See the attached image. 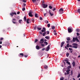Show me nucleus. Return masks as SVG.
Returning a JSON list of instances; mask_svg holds the SVG:
<instances>
[{"label":"nucleus","mask_w":80,"mask_h":80,"mask_svg":"<svg viewBox=\"0 0 80 80\" xmlns=\"http://www.w3.org/2000/svg\"><path fill=\"white\" fill-rule=\"evenodd\" d=\"M31 20L32 21V22H33V23H34V22L35 21V20H34V19L32 18V19H31Z\"/></svg>","instance_id":"obj_31"},{"label":"nucleus","mask_w":80,"mask_h":80,"mask_svg":"<svg viewBox=\"0 0 80 80\" xmlns=\"http://www.w3.org/2000/svg\"><path fill=\"white\" fill-rule=\"evenodd\" d=\"M65 43V42H61V47H63V45Z\"/></svg>","instance_id":"obj_7"},{"label":"nucleus","mask_w":80,"mask_h":80,"mask_svg":"<svg viewBox=\"0 0 80 80\" xmlns=\"http://www.w3.org/2000/svg\"><path fill=\"white\" fill-rule=\"evenodd\" d=\"M77 36H79L80 35V34L78 32L77 33Z\"/></svg>","instance_id":"obj_50"},{"label":"nucleus","mask_w":80,"mask_h":80,"mask_svg":"<svg viewBox=\"0 0 80 80\" xmlns=\"http://www.w3.org/2000/svg\"><path fill=\"white\" fill-rule=\"evenodd\" d=\"M68 32L69 33H71V32H72V29L70 28H69V29H68Z\"/></svg>","instance_id":"obj_10"},{"label":"nucleus","mask_w":80,"mask_h":80,"mask_svg":"<svg viewBox=\"0 0 80 80\" xmlns=\"http://www.w3.org/2000/svg\"><path fill=\"white\" fill-rule=\"evenodd\" d=\"M12 13L13 15H17V13H16V12H12Z\"/></svg>","instance_id":"obj_34"},{"label":"nucleus","mask_w":80,"mask_h":80,"mask_svg":"<svg viewBox=\"0 0 80 80\" xmlns=\"http://www.w3.org/2000/svg\"><path fill=\"white\" fill-rule=\"evenodd\" d=\"M13 14L12 13H10V15L12 16V17H13Z\"/></svg>","instance_id":"obj_49"},{"label":"nucleus","mask_w":80,"mask_h":80,"mask_svg":"<svg viewBox=\"0 0 80 80\" xmlns=\"http://www.w3.org/2000/svg\"><path fill=\"white\" fill-rule=\"evenodd\" d=\"M17 18L19 19L20 18V17L19 16H18V17H17Z\"/></svg>","instance_id":"obj_64"},{"label":"nucleus","mask_w":80,"mask_h":80,"mask_svg":"<svg viewBox=\"0 0 80 80\" xmlns=\"http://www.w3.org/2000/svg\"><path fill=\"white\" fill-rule=\"evenodd\" d=\"M44 17H45L47 15V13H45L44 14Z\"/></svg>","instance_id":"obj_59"},{"label":"nucleus","mask_w":80,"mask_h":80,"mask_svg":"<svg viewBox=\"0 0 80 80\" xmlns=\"http://www.w3.org/2000/svg\"><path fill=\"white\" fill-rule=\"evenodd\" d=\"M42 29V28H37V30H40Z\"/></svg>","instance_id":"obj_33"},{"label":"nucleus","mask_w":80,"mask_h":80,"mask_svg":"<svg viewBox=\"0 0 80 80\" xmlns=\"http://www.w3.org/2000/svg\"><path fill=\"white\" fill-rule=\"evenodd\" d=\"M55 10H56V8H54L52 10V11H55Z\"/></svg>","instance_id":"obj_56"},{"label":"nucleus","mask_w":80,"mask_h":80,"mask_svg":"<svg viewBox=\"0 0 80 80\" xmlns=\"http://www.w3.org/2000/svg\"><path fill=\"white\" fill-rule=\"evenodd\" d=\"M47 34L48 35V34H49V33H50V32L49 31H47Z\"/></svg>","instance_id":"obj_38"},{"label":"nucleus","mask_w":80,"mask_h":80,"mask_svg":"<svg viewBox=\"0 0 80 80\" xmlns=\"http://www.w3.org/2000/svg\"><path fill=\"white\" fill-rule=\"evenodd\" d=\"M44 68H45V69H47V68H48V66L45 65L44 66Z\"/></svg>","instance_id":"obj_17"},{"label":"nucleus","mask_w":80,"mask_h":80,"mask_svg":"<svg viewBox=\"0 0 80 80\" xmlns=\"http://www.w3.org/2000/svg\"><path fill=\"white\" fill-rule=\"evenodd\" d=\"M60 80H64V78L63 77H62L60 78Z\"/></svg>","instance_id":"obj_37"},{"label":"nucleus","mask_w":80,"mask_h":80,"mask_svg":"<svg viewBox=\"0 0 80 80\" xmlns=\"http://www.w3.org/2000/svg\"><path fill=\"white\" fill-rule=\"evenodd\" d=\"M69 50L70 51H72V50H73V49H72V48H69Z\"/></svg>","instance_id":"obj_40"},{"label":"nucleus","mask_w":80,"mask_h":80,"mask_svg":"<svg viewBox=\"0 0 80 80\" xmlns=\"http://www.w3.org/2000/svg\"><path fill=\"white\" fill-rule=\"evenodd\" d=\"M41 48H40V47H39V46H38V45H37L36 46V48L37 50H39V49H40Z\"/></svg>","instance_id":"obj_11"},{"label":"nucleus","mask_w":80,"mask_h":80,"mask_svg":"<svg viewBox=\"0 0 80 80\" xmlns=\"http://www.w3.org/2000/svg\"><path fill=\"white\" fill-rule=\"evenodd\" d=\"M50 50V45H49L46 48V51L48 52Z\"/></svg>","instance_id":"obj_8"},{"label":"nucleus","mask_w":80,"mask_h":80,"mask_svg":"<svg viewBox=\"0 0 80 80\" xmlns=\"http://www.w3.org/2000/svg\"><path fill=\"white\" fill-rule=\"evenodd\" d=\"M41 32H45V31L43 30V29H42V30H41Z\"/></svg>","instance_id":"obj_47"},{"label":"nucleus","mask_w":80,"mask_h":80,"mask_svg":"<svg viewBox=\"0 0 80 80\" xmlns=\"http://www.w3.org/2000/svg\"><path fill=\"white\" fill-rule=\"evenodd\" d=\"M69 47H71V48H72L73 47V46H72V45H69Z\"/></svg>","instance_id":"obj_62"},{"label":"nucleus","mask_w":80,"mask_h":80,"mask_svg":"<svg viewBox=\"0 0 80 80\" xmlns=\"http://www.w3.org/2000/svg\"><path fill=\"white\" fill-rule=\"evenodd\" d=\"M49 14H50L51 16H53V13H52V12H51L50 10H49Z\"/></svg>","instance_id":"obj_12"},{"label":"nucleus","mask_w":80,"mask_h":80,"mask_svg":"<svg viewBox=\"0 0 80 80\" xmlns=\"http://www.w3.org/2000/svg\"><path fill=\"white\" fill-rule=\"evenodd\" d=\"M15 21H16V19L15 18L12 19V22L14 24H15L16 23H17V22H15Z\"/></svg>","instance_id":"obj_5"},{"label":"nucleus","mask_w":80,"mask_h":80,"mask_svg":"<svg viewBox=\"0 0 80 80\" xmlns=\"http://www.w3.org/2000/svg\"><path fill=\"white\" fill-rule=\"evenodd\" d=\"M70 73L68 72H65L64 73L65 75H68Z\"/></svg>","instance_id":"obj_22"},{"label":"nucleus","mask_w":80,"mask_h":80,"mask_svg":"<svg viewBox=\"0 0 80 80\" xmlns=\"http://www.w3.org/2000/svg\"><path fill=\"white\" fill-rule=\"evenodd\" d=\"M43 42H44V39L42 38L40 40L39 43H43Z\"/></svg>","instance_id":"obj_3"},{"label":"nucleus","mask_w":80,"mask_h":80,"mask_svg":"<svg viewBox=\"0 0 80 80\" xmlns=\"http://www.w3.org/2000/svg\"><path fill=\"white\" fill-rule=\"evenodd\" d=\"M44 43L46 45H48V42H44Z\"/></svg>","instance_id":"obj_28"},{"label":"nucleus","mask_w":80,"mask_h":80,"mask_svg":"<svg viewBox=\"0 0 80 80\" xmlns=\"http://www.w3.org/2000/svg\"><path fill=\"white\" fill-rule=\"evenodd\" d=\"M20 12L18 11L17 12V14H18V15H19V14H20Z\"/></svg>","instance_id":"obj_55"},{"label":"nucleus","mask_w":80,"mask_h":80,"mask_svg":"<svg viewBox=\"0 0 80 80\" xmlns=\"http://www.w3.org/2000/svg\"><path fill=\"white\" fill-rule=\"evenodd\" d=\"M42 5L43 6V8H47L48 7V5L47 4H45L42 3Z\"/></svg>","instance_id":"obj_9"},{"label":"nucleus","mask_w":80,"mask_h":80,"mask_svg":"<svg viewBox=\"0 0 80 80\" xmlns=\"http://www.w3.org/2000/svg\"><path fill=\"white\" fill-rule=\"evenodd\" d=\"M30 19H29V18H28L27 19V23H28V24L30 23V22H30Z\"/></svg>","instance_id":"obj_13"},{"label":"nucleus","mask_w":80,"mask_h":80,"mask_svg":"<svg viewBox=\"0 0 80 80\" xmlns=\"http://www.w3.org/2000/svg\"><path fill=\"white\" fill-rule=\"evenodd\" d=\"M69 43H68L67 45V47H68V48L69 47Z\"/></svg>","instance_id":"obj_41"},{"label":"nucleus","mask_w":80,"mask_h":80,"mask_svg":"<svg viewBox=\"0 0 80 80\" xmlns=\"http://www.w3.org/2000/svg\"><path fill=\"white\" fill-rule=\"evenodd\" d=\"M72 45L74 46H73L72 47L73 48H78V47H77V46H78V44H77V43H73L72 44Z\"/></svg>","instance_id":"obj_2"},{"label":"nucleus","mask_w":80,"mask_h":80,"mask_svg":"<svg viewBox=\"0 0 80 80\" xmlns=\"http://www.w3.org/2000/svg\"><path fill=\"white\" fill-rule=\"evenodd\" d=\"M67 63H68V65H70V62H67Z\"/></svg>","instance_id":"obj_44"},{"label":"nucleus","mask_w":80,"mask_h":80,"mask_svg":"<svg viewBox=\"0 0 80 80\" xmlns=\"http://www.w3.org/2000/svg\"><path fill=\"white\" fill-rule=\"evenodd\" d=\"M55 27L53 26L52 27V30H54V29H55Z\"/></svg>","instance_id":"obj_24"},{"label":"nucleus","mask_w":80,"mask_h":80,"mask_svg":"<svg viewBox=\"0 0 80 80\" xmlns=\"http://www.w3.org/2000/svg\"><path fill=\"white\" fill-rule=\"evenodd\" d=\"M39 20H42L43 19H42V18L41 17H40Z\"/></svg>","instance_id":"obj_46"},{"label":"nucleus","mask_w":80,"mask_h":80,"mask_svg":"<svg viewBox=\"0 0 80 80\" xmlns=\"http://www.w3.org/2000/svg\"><path fill=\"white\" fill-rule=\"evenodd\" d=\"M24 57L26 58H27V57H28V55H24Z\"/></svg>","instance_id":"obj_58"},{"label":"nucleus","mask_w":80,"mask_h":80,"mask_svg":"<svg viewBox=\"0 0 80 80\" xmlns=\"http://www.w3.org/2000/svg\"><path fill=\"white\" fill-rule=\"evenodd\" d=\"M80 77V73H79L77 76V78H79Z\"/></svg>","instance_id":"obj_42"},{"label":"nucleus","mask_w":80,"mask_h":80,"mask_svg":"<svg viewBox=\"0 0 80 80\" xmlns=\"http://www.w3.org/2000/svg\"><path fill=\"white\" fill-rule=\"evenodd\" d=\"M66 39L68 41H70V38L69 37H67Z\"/></svg>","instance_id":"obj_16"},{"label":"nucleus","mask_w":80,"mask_h":80,"mask_svg":"<svg viewBox=\"0 0 80 80\" xmlns=\"http://www.w3.org/2000/svg\"><path fill=\"white\" fill-rule=\"evenodd\" d=\"M22 21V20L20 19L19 20V23H21V22Z\"/></svg>","instance_id":"obj_39"},{"label":"nucleus","mask_w":80,"mask_h":80,"mask_svg":"<svg viewBox=\"0 0 80 80\" xmlns=\"http://www.w3.org/2000/svg\"><path fill=\"white\" fill-rule=\"evenodd\" d=\"M38 41V39H35L34 42H35V43H37V42Z\"/></svg>","instance_id":"obj_35"},{"label":"nucleus","mask_w":80,"mask_h":80,"mask_svg":"<svg viewBox=\"0 0 80 80\" xmlns=\"http://www.w3.org/2000/svg\"><path fill=\"white\" fill-rule=\"evenodd\" d=\"M71 75H73V71L72 70L71 72Z\"/></svg>","instance_id":"obj_45"},{"label":"nucleus","mask_w":80,"mask_h":80,"mask_svg":"<svg viewBox=\"0 0 80 80\" xmlns=\"http://www.w3.org/2000/svg\"><path fill=\"white\" fill-rule=\"evenodd\" d=\"M22 11H25V8H23L22 9Z\"/></svg>","instance_id":"obj_48"},{"label":"nucleus","mask_w":80,"mask_h":80,"mask_svg":"<svg viewBox=\"0 0 80 80\" xmlns=\"http://www.w3.org/2000/svg\"><path fill=\"white\" fill-rule=\"evenodd\" d=\"M45 38L47 40H48L49 39V37H48V36L45 37Z\"/></svg>","instance_id":"obj_29"},{"label":"nucleus","mask_w":80,"mask_h":80,"mask_svg":"<svg viewBox=\"0 0 80 80\" xmlns=\"http://www.w3.org/2000/svg\"><path fill=\"white\" fill-rule=\"evenodd\" d=\"M33 3H35L37 2V0H32Z\"/></svg>","instance_id":"obj_20"},{"label":"nucleus","mask_w":80,"mask_h":80,"mask_svg":"<svg viewBox=\"0 0 80 80\" xmlns=\"http://www.w3.org/2000/svg\"><path fill=\"white\" fill-rule=\"evenodd\" d=\"M43 29L44 30H45V31H46V29H45V28H43Z\"/></svg>","instance_id":"obj_61"},{"label":"nucleus","mask_w":80,"mask_h":80,"mask_svg":"<svg viewBox=\"0 0 80 80\" xmlns=\"http://www.w3.org/2000/svg\"><path fill=\"white\" fill-rule=\"evenodd\" d=\"M46 34V32H45L44 33H42V35L44 37L45 36V35Z\"/></svg>","instance_id":"obj_21"},{"label":"nucleus","mask_w":80,"mask_h":80,"mask_svg":"<svg viewBox=\"0 0 80 80\" xmlns=\"http://www.w3.org/2000/svg\"><path fill=\"white\" fill-rule=\"evenodd\" d=\"M41 46H42V47H44L45 46V45L43 44H42Z\"/></svg>","instance_id":"obj_57"},{"label":"nucleus","mask_w":80,"mask_h":80,"mask_svg":"<svg viewBox=\"0 0 80 80\" xmlns=\"http://www.w3.org/2000/svg\"><path fill=\"white\" fill-rule=\"evenodd\" d=\"M54 35H57V32H54Z\"/></svg>","instance_id":"obj_54"},{"label":"nucleus","mask_w":80,"mask_h":80,"mask_svg":"<svg viewBox=\"0 0 80 80\" xmlns=\"http://www.w3.org/2000/svg\"><path fill=\"white\" fill-rule=\"evenodd\" d=\"M3 39V38H1L0 39V40H2Z\"/></svg>","instance_id":"obj_60"},{"label":"nucleus","mask_w":80,"mask_h":80,"mask_svg":"<svg viewBox=\"0 0 80 80\" xmlns=\"http://www.w3.org/2000/svg\"><path fill=\"white\" fill-rule=\"evenodd\" d=\"M47 26L48 27V28H50V24H48L47 25Z\"/></svg>","instance_id":"obj_26"},{"label":"nucleus","mask_w":80,"mask_h":80,"mask_svg":"<svg viewBox=\"0 0 80 80\" xmlns=\"http://www.w3.org/2000/svg\"><path fill=\"white\" fill-rule=\"evenodd\" d=\"M39 34H41V35H42V32H39Z\"/></svg>","instance_id":"obj_63"},{"label":"nucleus","mask_w":80,"mask_h":80,"mask_svg":"<svg viewBox=\"0 0 80 80\" xmlns=\"http://www.w3.org/2000/svg\"><path fill=\"white\" fill-rule=\"evenodd\" d=\"M35 3V4L36 5H38V3L36 2Z\"/></svg>","instance_id":"obj_52"},{"label":"nucleus","mask_w":80,"mask_h":80,"mask_svg":"<svg viewBox=\"0 0 80 80\" xmlns=\"http://www.w3.org/2000/svg\"><path fill=\"white\" fill-rule=\"evenodd\" d=\"M76 31L77 32H80V29H76Z\"/></svg>","instance_id":"obj_30"},{"label":"nucleus","mask_w":80,"mask_h":80,"mask_svg":"<svg viewBox=\"0 0 80 80\" xmlns=\"http://www.w3.org/2000/svg\"><path fill=\"white\" fill-rule=\"evenodd\" d=\"M72 64L73 67H75V66L76 63L75 62H73L72 63Z\"/></svg>","instance_id":"obj_14"},{"label":"nucleus","mask_w":80,"mask_h":80,"mask_svg":"<svg viewBox=\"0 0 80 80\" xmlns=\"http://www.w3.org/2000/svg\"><path fill=\"white\" fill-rule=\"evenodd\" d=\"M32 12L30 11L29 13H28L29 16L31 17H33V15H32Z\"/></svg>","instance_id":"obj_4"},{"label":"nucleus","mask_w":80,"mask_h":80,"mask_svg":"<svg viewBox=\"0 0 80 80\" xmlns=\"http://www.w3.org/2000/svg\"><path fill=\"white\" fill-rule=\"evenodd\" d=\"M78 13H80V9H78Z\"/></svg>","instance_id":"obj_51"},{"label":"nucleus","mask_w":80,"mask_h":80,"mask_svg":"<svg viewBox=\"0 0 80 80\" xmlns=\"http://www.w3.org/2000/svg\"><path fill=\"white\" fill-rule=\"evenodd\" d=\"M69 55H70V54L68 53H67L66 54V56L67 57H68L69 56Z\"/></svg>","instance_id":"obj_23"},{"label":"nucleus","mask_w":80,"mask_h":80,"mask_svg":"<svg viewBox=\"0 0 80 80\" xmlns=\"http://www.w3.org/2000/svg\"><path fill=\"white\" fill-rule=\"evenodd\" d=\"M24 20L25 21H27V18H26V16H25L24 18Z\"/></svg>","instance_id":"obj_25"},{"label":"nucleus","mask_w":80,"mask_h":80,"mask_svg":"<svg viewBox=\"0 0 80 80\" xmlns=\"http://www.w3.org/2000/svg\"><path fill=\"white\" fill-rule=\"evenodd\" d=\"M49 8L50 9H52V7L51 6H49Z\"/></svg>","instance_id":"obj_43"},{"label":"nucleus","mask_w":80,"mask_h":80,"mask_svg":"<svg viewBox=\"0 0 80 80\" xmlns=\"http://www.w3.org/2000/svg\"><path fill=\"white\" fill-rule=\"evenodd\" d=\"M19 57H23L24 56V54L23 53H20L18 55Z\"/></svg>","instance_id":"obj_6"},{"label":"nucleus","mask_w":80,"mask_h":80,"mask_svg":"<svg viewBox=\"0 0 80 80\" xmlns=\"http://www.w3.org/2000/svg\"><path fill=\"white\" fill-rule=\"evenodd\" d=\"M22 2L24 3H26L27 2V1L25 0H22Z\"/></svg>","instance_id":"obj_32"},{"label":"nucleus","mask_w":80,"mask_h":80,"mask_svg":"<svg viewBox=\"0 0 80 80\" xmlns=\"http://www.w3.org/2000/svg\"><path fill=\"white\" fill-rule=\"evenodd\" d=\"M59 14H62V13H63V9L62 8H61L59 10Z\"/></svg>","instance_id":"obj_1"},{"label":"nucleus","mask_w":80,"mask_h":80,"mask_svg":"<svg viewBox=\"0 0 80 80\" xmlns=\"http://www.w3.org/2000/svg\"><path fill=\"white\" fill-rule=\"evenodd\" d=\"M70 69H68V70H67L66 72L68 73H70Z\"/></svg>","instance_id":"obj_19"},{"label":"nucleus","mask_w":80,"mask_h":80,"mask_svg":"<svg viewBox=\"0 0 80 80\" xmlns=\"http://www.w3.org/2000/svg\"><path fill=\"white\" fill-rule=\"evenodd\" d=\"M76 41H77L78 42H79V40L78 39V38H76Z\"/></svg>","instance_id":"obj_27"},{"label":"nucleus","mask_w":80,"mask_h":80,"mask_svg":"<svg viewBox=\"0 0 80 80\" xmlns=\"http://www.w3.org/2000/svg\"><path fill=\"white\" fill-rule=\"evenodd\" d=\"M37 15H38L37 13H35V17H36V18H38V16Z\"/></svg>","instance_id":"obj_18"},{"label":"nucleus","mask_w":80,"mask_h":80,"mask_svg":"<svg viewBox=\"0 0 80 80\" xmlns=\"http://www.w3.org/2000/svg\"><path fill=\"white\" fill-rule=\"evenodd\" d=\"M76 40V38H73V40H72V42H75V41Z\"/></svg>","instance_id":"obj_15"},{"label":"nucleus","mask_w":80,"mask_h":80,"mask_svg":"<svg viewBox=\"0 0 80 80\" xmlns=\"http://www.w3.org/2000/svg\"><path fill=\"white\" fill-rule=\"evenodd\" d=\"M38 27H37V26H35L34 28V30H36V28H37H37H38Z\"/></svg>","instance_id":"obj_36"},{"label":"nucleus","mask_w":80,"mask_h":80,"mask_svg":"<svg viewBox=\"0 0 80 80\" xmlns=\"http://www.w3.org/2000/svg\"><path fill=\"white\" fill-rule=\"evenodd\" d=\"M69 68H71V66H68V69H69Z\"/></svg>","instance_id":"obj_53"}]
</instances>
